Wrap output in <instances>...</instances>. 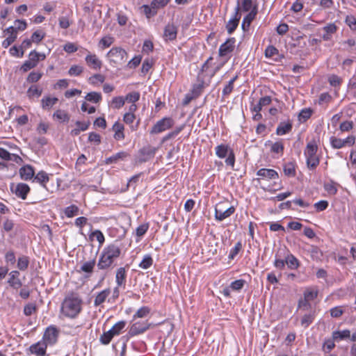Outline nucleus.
Returning a JSON list of instances; mask_svg holds the SVG:
<instances>
[{"label":"nucleus","instance_id":"1","mask_svg":"<svg viewBox=\"0 0 356 356\" xmlns=\"http://www.w3.org/2000/svg\"><path fill=\"white\" fill-rule=\"evenodd\" d=\"M82 302L78 293H68L61 304V314L67 318H75L82 310Z\"/></svg>","mask_w":356,"mask_h":356},{"label":"nucleus","instance_id":"2","mask_svg":"<svg viewBox=\"0 0 356 356\" xmlns=\"http://www.w3.org/2000/svg\"><path fill=\"white\" fill-rule=\"evenodd\" d=\"M121 254L120 248L116 244L112 243L105 247L101 252L97 268L99 270H109L115 267L114 261Z\"/></svg>","mask_w":356,"mask_h":356},{"label":"nucleus","instance_id":"3","mask_svg":"<svg viewBox=\"0 0 356 356\" xmlns=\"http://www.w3.org/2000/svg\"><path fill=\"white\" fill-rule=\"evenodd\" d=\"M317 145L309 143L307 144L305 154L307 157V164L309 169H314L319 164V159L316 156Z\"/></svg>","mask_w":356,"mask_h":356},{"label":"nucleus","instance_id":"4","mask_svg":"<svg viewBox=\"0 0 356 356\" xmlns=\"http://www.w3.org/2000/svg\"><path fill=\"white\" fill-rule=\"evenodd\" d=\"M216 154L220 159L227 158L225 159V163L232 168L234 165L235 156L232 149L227 145H219L216 147Z\"/></svg>","mask_w":356,"mask_h":356},{"label":"nucleus","instance_id":"5","mask_svg":"<svg viewBox=\"0 0 356 356\" xmlns=\"http://www.w3.org/2000/svg\"><path fill=\"white\" fill-rule=\"evenodd\" d=\"M151 324L147 321H138L133 323L127 335V341L130 338L136 335H139L145 332L149 329Z\"/></svg>","mask_w":356,"mask_h":356},{"label":"nucleus","instance_id":"6","mask_svg":"<svg viewBox=\"0 0 356 356\" xmlns=\"http://www.w3.org/2000/svg\"><path fill=\"white\" fill-rule=\"evenodd\" d=\"M174 124V120L170 118H163L156 122L152 127L149 133L152 135L158 134L171 128Z\"/></svg>","mask_w":356,"mask_h":356},{"label":"nucleus","instance_id":"7","mask_svg":"<svg viewBox=\"0 0 356 356\" xmlns=\"http://www.w3.org/2000/svg\"><path fill=\"white\" fill-rule=\"evenodd\" d=\"M127 54L120 47H113L107 54L108 58L114 63H122L127 59Z\"/></svg>","mask_w":356,"mask_h":356},{"label":"nucleus","instance_id":"8","mask_svg":"<svg viewBox=\"0 0 356 356\" xmlns=\"http://www.w3.org/2000/svg\"><path fill=\"white\" fill-rule=\"evenodd\" d=\"M241 17V14L240 13L239 1L237 0V5L236 7L235 8L234 16L232 19H230L228 21V22L226 24V29L229 34H232L238 27Z\"/></svg>","mask_w":356,"mask_h":356},{"label":"nucleus","instance_id":"9","mask_svg":"<svg viewBox=\"0 0 356 356\" xmlns=\"http://www.w3.org/2000/svg\"><path fill=\"white\" fill-rule=\"evenodd\" d=\"M156 152V148L151 145H147L141 148L138 152V161L144 163L154 157Z\"/></svg>","mask_w":356,"mask_h":356},{"label":"nucleus","instance_id":"10","mask_svg":"<svg viewBox=\"0 0 356 356\" xmlns=\"http://www.w3.org/2000/svg\"><path fill=\"white\" fill-rule=\"evenodd\" d=\"M10 190L18 197L26 200L28 193L30 192V187L24 183H19L16 185L12 184L10 185Z\"/></svg>","mask_w":356,"mask_h":356},{"label":"nucleus","instance_id":"11","mask_svg":"<svg viewBox=\"0 0 356 356\" xmlns=\"http://www.w3.org/2000/svg\"><path fill=\"white\" fill-rule=\"evenodd\" d=\"M58 337V330L56 327L53 326L48 327L43 335L42 341L46 343V344L52 346L57 341Z\"/></svg>","mask_w":356,"mask_h":356},{"label":"nucleus","instance_id":"12","mask_svg":"<svg viewBox=\"0 0 356 356\" xmlns=\"http://www.w3.org/2000/svg\"><path fill=\"white\" fill-rule=\"evenodd\" d=\"M235 42L236 39L234 38H228L223 44L220 46L219 56L224 57L231 54L234 49Z\"/></svg>","mask_w":356,"mask_h":356},{"label":"nucleus","instance_id":"13","mask_svg":"<svg viewBox=\"0 0 356 356\" xmlns=\"http://www.w3.org/2000/svg\"><path fill=\"white\" fill-rule=\"evenodd\" d=\"M257 175L259 177L257 180L259 181L263 179H277L279 178L278 173L273 169L261 168L257 172Z\"/></svg>","mask_w":356,"mask_h":356},{"label":"nucleus","instance_id":"14","mask_svg":"<svg viewBox=\"0 0 356 356\" xmlns=\"http://www.w3.org/2000/svg\"><path fill=\"white\" fill-rule=\"evenodd\" d=\"M47 348V345L42 340L34 344H32L29 347V350L32 354H35L38 356H45Z\"/></svg>","mask_w":356,"mask_h":356},{"label":"nucleus","instance_id":"15","mask_svg":"<svg viewBox=\"0 0 356 356\" xmlns=\"http://www.w3.org/2000/svg\"><path fill=\"white\" fill-rule=\"evenodd\" d=\"M19 174L22 179L29 181L34 177L35 170L32 165L27 164L19 169Z\"/></svg>","mask_w":356,"mask_h":356},{"label":"nucleus","instance_id":"16","mask_svg":"<svg viewBox=\"0 0 356 356\" xmlns=\"http://www.w3.org/2000/svg\"><path fill=\"white\" fill-rule=\"evenodd\" d=\"M177 27L173 24H168L164 29L163 38L165 40H174L177 38Z\"/></svg>","mask_w":356,"mask_h":356},{"label":"nucleus","instance_id":"17","mask_svg":"<svg viewBox=\"0 0 356 356\" xmlns=\"http://www.w3.org/2000/svg\"><path fill=\"white\" fill-rule=\"evenodd\" d=\"M9 279L8 280V283L9 285L15 289H17L22 286V282L19 280V272L18 270H13L9 273Z\"/></svg>","mask_w":356,"mask_h":356},{"label":"nucleus","instance_id":"18","mask_svg":"<svg viewBox=\"0 0 356 356\" xmlns=\"http://www.w3.org/2000/svg\"><path fill=\"white\" fill-rule=\"evenodd\" d=\"M86 62L90 67L94 70H99L102 67V61L95 54L89 53L86 57Z\"/></svg>","mask_w":356,"mask_h":356},{"label":"nucleus","instance_id":"19","mask_svg":"<svg viewBox=\"0 0 356 356\" xmlns=\"http://www.w3.org/2000/svg\"><path fill=\"white\" fill-rule=\"evenodd\" d=\"M235 211V208L232 206L225 211H222L218 208L215 209V218L216 220L222 221L224 219L229 217Z\"/></svg>","mask_w":356,"mask_h":356},{"label":"nucleus","instance_id":"20","mask_svg":"<svg viewBox=\"0 0 356 356\" xmlns=\"http://www.w3.org/2000/svg\"><path fill=\"white\" fill-rule=\"evenodd\" d=\"M323 30L325 33L322 35V39L324 41H328L331 40L332 35L336 33L337 26L334 23H330L325 26Z\"/></svg>","mask_w":356,"mask_h":356},{"label":"nucleus","instance_id":"21","mask_svg":"<svg viewBox=\"0 0 356 356\" xmlns=\"http://www.w3.org/2000/svg\"><path fill=\"white\" fill-rule=\"evenodd\" d=\"M113 131L115 132L114 138L117 140L124 139V127L122 123L115 122L112 127Z\"/></svg>","mask_w":356,"mask_h":356},{"label":"nucleus","instance_id":"22","mask_svg":"<svg viewBox=\"0 0 356 356\" xmlns=\"http://www.w3.org/2000/svg\"><path fill=\"white\" fill-rule=\"evenodd\" d=\"M292 123L290 120L287 122H281L277 127L276 134L278 136H282L289 133L292 129Z\"/></svg>","mask_w":356,"mask_h":356},{"label":"nucleus","instance_id":"23","mask_svg":"<svg viewBox=\"0 0 356 356\" xmlns=\"http://www.w3.org/2000/svg\"><path fill=\"white\" fill-rule=\"evenodd\" d=\"M127 271L124 267L119 268L116 271L115 281L118 286H124L126 282Z\"/></svg>","mask_w":356,"mask_h":356},{"label":"nucleus","instance_id":"24","mask_svg":"<svg viewBox=\"0 0 356 356\" xmlns=\"http://www.w3.org/2000/svg\"><path fill=\"white\" fill-rule=\"evenodd\" d=\"M96 261L95 259L90 260L88 261H86L83 263V264L81 265L79 271L87 273L88 275L86 277H88L92 273Z\"/></svg>","mask_w":356,"mask_h":356},{"label":"nucleus","instance_id":"25","mask_svg":"<svg viewBox=\"0 0 356 356\" xmlns=\"http://www.w3.org/2000/svg\"><path fill=\"white\" fill-rule=\"evenodd\" d=\"M332 337L336 341L350 339V331L349 330L334 331L332 334Z\"/></svg>","mask_w":356,"mask_h":356},{"label":"nucleus","instance_id":"26","mask_svg":"<svg viewBox=\"0 0 356 356\" xmlns=\"http://www.w3.org/2000/svg\"><path fill=\"white\" fill-rule=\"evenodd\" d=\"M110 289H106L99 292L95 298L94 305L99 306L105 302L107 297L110 295Z\"/></svg>","mask_w":356,"mask_h":356},{"label":"nucleus","instance_id":"27","mask_svg":"<svg viewBox=\"0 0 356 356\" xmlns=\"http://www.w3.org/2000/svg\"><path fill=\"white\" fill-rule=\"evenodd\" d=\"M45 58L46 55L44 54L38 53L35 50L31 51L29 55V60L35 65H37L40 60H44Z\"/></svg>","mask_w":356,"mask_h":356},{"label":"nucleus","instance_id":"28","mask_svg":"<svg viewBox=\"0 0 356 356\" xmlns=\"http://www.w3.org/2000/svg\"><path fill=\"white\" fill-rule=\"evenodd\" d=\"M257 15V11L251 10L243 19L242 29L247 31Z\"/></svg>","mask_w":356,"mask_h":356},{"label":"nucleus","instance_id":"29","mask_svg":"<svg viewBox=\"0 0 356 356\" xmlns=\"http://www.w3.org/2000/svg\"><path fill=\"white\" fill-rule=\"evenodd\" d=\"M58 101L56 97H44L41 100L42 107L43 109H50Z\"/></svg>","mask_w":356,"mask_h":356},{"label":"nucleus","instance_id":"30","mask_svg":"<svg viewBox=\"0 0 356 356\" xmlns=\"http://www.w3.org/2000/svg\"><path fill=\"white\" fill-rule=\"evenodd\" d=\"M127 154L124 152H118L108 158H107L105 161L106 164L115 163L119 160H123L125 157H127Z\"/></svg>","mask_w":356,"mask_h":356},{"label":"nucleus","instance_id":"31","mask_svg":"<svg viewBox=\"0 0 356 356\" xmlns=\"http://www.w3.org/2000/svg\"><path fill=\"white\" fill-rule=\"evenodd\" d=\"M34 180L45 187L46 184L49 180V177L44 171L41 170L35 176H34Z\"/></svg>","mask_w":356,"mask_h":356},{"label":"nucleus","instance_id":"32","mask_svg":"<svg viewBox=\"0 0 356 356\" xmlns=\"http://www.w3.org/2000/svg\"><path fill=\"white\" fill-rule=\"evenodd\" d=\"M126 325L125 321H120L116 323L111 330H109L113 336L119 335L121 331L124 328Z\"/></svg>","mask_w":356,"mask_h":356},{"label":"nucleus","instance_id":"33","mask_svg":"<svg viewBox=\"0 0 356 356\" xmlns=\"http://www.w3.org/2000/svg\"><path fill=\"white\" fill-rule=\"evenodd\" d=\"M285 260L286 264L288 266L289 268L296 269L298 268L299 261L293 254H289L286 257Z\"/></svg>","mask_w":356,"mask_h":356},{"label":"nucleus","instance_id":"34","mask_svg":"<svg viewBox=\"0 0 356 356\" xmlns=\"http://www.w3.org/2000/svg\"><path fill=\"white\" fill-rule=\"evenodd\" d=\"M29 264V259L27 256L22 255L18 258L17 260V268L20 270H26L28 268Z\"/></svg>","mask_w":356,"mask_h":356},{"label":"nucleus","instance_id":"35","mask_svg":"<svg viewBox=\"0 0 356 356\" xmlns=\"http://www.w3.org/2000/svg\"><path fill=\"white\" fill-rule=\"evenodd\" d=\"M315 317L314 312H310L309 314H305L301 320V325L304 327H307L314 321Z\"/></svg>","mask_w":356,"mask_h":356},{"label":"nucleus","instance_id":"36","mask_svg":"<svg viewBox=\"0 0 356 356\" xmlns=\"http://www.w3.org/2000/svg\"><path fill=\"white\" fill-rule=\"evenodd\" d=\"M85 99L92 103H98L102 100V95L99 92H90L86 95Z\"/></svg>","mask_w":356,"mask_h":356},{"label":"nucleus","instance_id":"37","mask_svg":"<svg viewBox=\"0 0 356 356\" xmlns=\"http://www.w3.org/2000/svg\"><path fill=\"white\" fill-rule=\"evenodd\" d=\"M312 113L313 110L310 108H304L300 112L298 119L300 121L305 122L311 118Z\"/></svg>","mask_w":356,"mask_h":356},{"label":"nucleus","instance_id":"38","mask_svg":"<svg viewBox=\"0 0 356 356\" xmlns=\"http://www.w3.org/2000/svg\"><path fill=\"white\" fill-rule=\"evenodd\" d=\"M53 116L60 122H68L70 120V115L63 110H57Z\"/></svg>","mask_w":356,"mask_h":356},{"label":"nucleus","instance_id":"39","mask_svg":"<svg viewBox=\"0 0 356 356\" xmlns=\"http://www.w3.org/2000/svg\"><path fill=\"white\" fill-rule=\"evenodd\" d=\"M150 313V309L148 307L144 306L137 310L133 316V319L137 318H145Z\"/></svg>","mask_w":356,"mask_h":356},{"label":"nucleus","instance_id":"40","mask_svg":"<svg viewBox=\"0 0 356 356\" xmlns=\"http://www.w3.org/2000/svg\"><path fill=\"white\" fill-rule=\"evenodd\" d=\"M153 264V259L149 254H146L144 256L143 260L139 264V267L143 269L149 268Z\"/></svg>","mask_w":356,"mask_h":356},{"label":"nucleus","instance_id":"41","mask_svg":"<svg viewBox=\"0 0 356 356\" xmlns=\"http://www.w3.org/2000/svg\"><path fill=\"white\" fill-rule=\"evenodd\" d=\"M204 88V81H202L201 83L198 84H195L193 86L191 90V95L196 99L197 98L201 93L202 92Z\"/></svg>","mask_w":356,"mask_h":356},{"label":"nucleus","instance_id":"42","mask_svg":"<svg viewBox=\"0 0 356 356\" xmlns=\"http://www.w3.org/2000/svg\"><path fill=\"white\" fill-rule=\"evenodd\" d=\"M284 172L286 176L294 177L296 175L294 164L291 162L285 164L284 166Z\"/></svg>","mask_w":356,"mask_h":356},{"label":"nucleus","instance_id":"43","mask_svg":"<svg viewBox=\"0 0 356 356\" xmlns=\"http://www.w3.org/2000/svg\"><path fill=\"white\" fill-rule=\"evenodd\" d=\"M79 213V208L77 206L72 204L65 208V214L67 218H72L76 216Z\"/></svg>","mask_w":356,"mask_h":356},{"label":"nucleus","instance_id":"44","mask_svg":"<svg viewBox=\"0 0 356 356\" xmlns=\"http://www.w3.org/2000/svg\"><path fill=\"white\" fill-rule=\"evenodd\" d=\"M113 334L111 333V332L110 330L107 331V332H104L101 336H100V338H99V341L100 342L104 344V345H108L111 341L112 340V339L113 338Z\"/></svg>","mask_w":356,"mask_h":356},{"label":"nucleus","instance_id":"45","mask_svg":"<svg viewBox=\"0 0 356 356\" xmlns=\"http://www.w3.org/2000/svg\"><path fill=\"white\" fill-rule=\"evenodd\" d=\"M240 11L249 12L252 7V0H241L239 1Z\"/></svg>","mask_w":356,"mask_h":356},{"label":"nucleus","instance_id":"46","mask_svg":"<svg viewBox=\"0 0 356 356\" xmlns=\"http://www.w3.org/2000/svg\"><path fill=\"white\" fill-rule=\"evenodd\" d=\"M44 33L41 30H37L32 34L31 40L33 42L38 44L44 38Z\"/></svg>","mask_w":356,"mask_h":356},{"label":"nucleus","instance_id":"47","mask_svg":"<svg viewBox=\"0 0 356 356\" xmlns=\"http://www.w3.org/2000/svg\"><path fill=\"white\" fill-rule=\"evenodd\" d=\"M125 99L123 97H115L112 99V106L115 108H120L124 104Z\"/></svg>","mask_w":356,"mask_h":356},{"label":"nucleus","instance_id":"48","mask_svg":"<svg viewBox=\"0 0 356 356\" xmlns=\"http://www.w3.org/2000/svg\"><path fill=\"white\" fill-rule=\"evenodd\" d=\"M330 143L332 147L334 149H340L344 147L343 140L334 136L330 138Z\"/></svg>","mask_w":356,"mask_h":356},{"label":"nucleus","instance_id":"49","mask_svg":"<svg viewBox=\"0 0 356 356\" xmlns=\"http://www.w3.org/2000/svg\"><path fill=\"white\" fill-rule=\"evenodd\" d=\"M42 92V90L41 89H39L36 86H32L29 88V90L27 91V94L29 97H34V96H36L38 97L41 95Z\"/></svg>","mask_w":356,"mask_h":356},{"label":"nucleus","instance_id":"50","mask_svg":"<svg viewBox=\"0 0 356 356\" xmlns=\"http://www.w3.org/2000/svg\"><path fill=\"white\" fill-rule=\"evenodd\" d=\"M334 341L332 337L325 341L323 348L325 353H329L335 347Z\"/></svg>","mask_w":356,"mask_h":356},{"label":"nucleus","instance_id":"51","mask_svg":"<svg viewBox=\"0 0 356 356\" xmlns=\"http://www.w3.org/2000/svg\"><path fill=\"white\" fill-rule=\"evenodd\" d=\"M83 67L74 65L70 68L68 74L70 76H79L83 72Z\"/></svg>","mask_w":356,"mask_h":356},{"label":"nucleus","instance_id":"52","mask_svg":"<svg viewBox=\"0 0 356 356\" xmlns=\"http://www.w3.org/2000/svg\"><path fill=\"white\" fill-rule=\"evenodd\" d=\"M242 248V244L241 242H238L235 244L234 247L230 250L229 254V259H233L240 252Z\"/></svg>","mask_w":356,"mask_h":356},{"label":"nucleus","instance_id":"53","mask_svg":"<svg viewBox=\"0 0 356 356\" xmlns=\"http://www.w3.org/2000/svg\"><path fill=\"white\" fill-rule=\"evenodd\" d=\"M328 81L332 86L337 87L341 85L342 79L337 75L332 74L329 77Z\"/></svg>","mask_w":356,"mask_h":356},{"label":"nucleus","instance_id":"54","mask_svg":"<svg viewBox=\"0 0 356 356\" xmlns=\"http://www.w3.org/2000/svg\"><path fill=\"white\" fill-rule=\"evenodd\" d=\"M37 309V307L34 303H29L24 307V314L26 316H31Z\"/></svg>","mask_w":356,"mask_h":356},{"label":"nucleus","instance_id":"55","mask_svg":"<svg viewBox=\"0 0 356 356\" xmlns=\"http://www.w3.org/2000/svg\"><path fill=\"white\" fill-rule=\"evenodd\" d=\"M270 150L272 152H274V153L283 154L284 145L281 142H275L272 145Z\"/></svg>","mask_w":356,"mask_h":356},{"label":"nucleus","instance_id":"56","mask_svg":"<svg viewBox=\"0 0 356 356\" xmlns=\"http://www.w3.org/2000/svg\"><path fill=\"white\" fill-rule=\"evenodd\" d=\"M149 229L148 223H145L139 225L136 230V236L138 237H141L147 232Z\"/></svg>","mask_w":356,"mask_h":356},{"label":"nucleus","instance_id":"57","mask_svg":"<svg viewBox=\"0 0 356 356\" xmlns=\"http://www.w3.org/2000/svg\"><path fill=\"white\" fill-rule=\"evenodd\" d=\"M140 93L138 92H132L127 95L125 99L129 102L135 103L139 100Z\"/></svg>","mask_w":356,"mask_h":356},{"label":"nucleus","instance_id":"58","mask_svg":"<svg viewBox=\"0 0 356 356\" xmlns=\"http://www.w3.org/2000/svg\"><path fill=\"white\" fill-rule=\"evenodd\" d=\"M42 76V73L32 72L28 76L27 81L29 83H35L41 79Z\"/></svg>","mask_w":356,"mask_h":356},{"label":"nucleus","instance_id":"59","mask_svg":"<svg viewBox=\"0 0 356 356\" xmlns=\"http://www.w3.org/2000/svg\"><path fill=\"white\" fill-rule=\"evenodd\" d=\"M170 0H153L151 6L153 8H161L165 6Z\"/></svg>","mask_w":356,"mask_h":356},{"label":"nucleus","instance_id":"60","mask_svg":"<svg viewBox=\"0 0 356 356\" xmlns=\"http://www.w3.org/2000/svg\"><path fill=\"white\" fill-rule=\"evenodd\" d=\"M245 283V281L244 280H237L231 283L230 287L233 290L238 291L243 287Z\"/></svg>","mask_w":356,"mask_h":356},{"label":"nucleus","instance_id":"61","mask_svg":"<svg viewBox=\"0 0 356 356\" xmlns=\"http://www.w3.org/2000/svg\"><path fill=\"white\" fill-rule=\"evenodd\" d=\"M14 27L16 28V31H24L27 27V24L25 20L16 19L14 22Z\"/></svg>","mask_w":356,"mask_h":356},{"label":"nucleus","instance_id":"62","mask_svg":"<svg viewBox=\"0 0 356 356\" xmlns=\"http://www.w3.org/2000/svg\"><path fill=\"white\" fill-rule=\"evenodd\" d=\"M90 237H95L98 242L102 245L104 242V236L100 230H95L92 232Z\"/></svg>","mask_w":356,"mask_h":356},{"label":"nucleus","instance_id":"63","mask_svg":"<svg viewBox=\"0 0 356 356\" xmlns=\"http://www.w3.org/2000/svg\"><path fill=\"white\" fill-rule=\"evenodd\" d=\"M278 54V50L275 47L270 45L265 50V56L271 58Z\"/></svg>","mask_w":356,"mask_h":356},{"label":"nucleus","instance_id":"64","mask_svg":"<svg viewBox=\"0 0 356 356\" xmlns=\"http://www.w3.org/2000/svg\"><path fill=\"white\" fill-rule=\"evenodd\" d=\"M10 54L16 57H22L24 56V51L21 50L19 47L17 46L12 47L9 50Z\"/></svg>","mask_w":356,"mask_h":356}]
</instances>
